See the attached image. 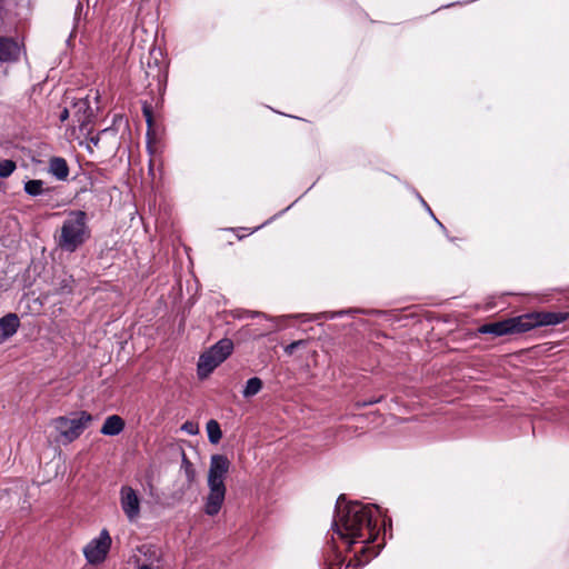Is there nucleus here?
I'll list each match as a JSON object with an SVG mask.
<instances>
[{
  "label": "nucleus",
  "mask_w": 569,
  "mask_h": 569,
  "mask_svg": "<svg viewBox=\"0 0 569 569\" xmlns=\"http://www.w3.org/2000/svg\"><path fill=\"white\" fill-rule=\"evenodd\" d=\"M378 512L376 506L362 505L360 502H350L345 507H339L333 520V530L340 538L349 543L358 540L361 542H372L376 540L378 529L373 515Z\"/></svg>",
  "instance_id": "nucleus-1"
},
{
  "label": "nucleus",
  "mask_w": 569,
  "mask_h": 569,
  "mask_svg": "<svg viewBox=\"0 0 569 569\" xmlns=\"http://www.w3.org/2000/svg\"><path fill=\"white\" fill-rule=\"evenodd\" d=\"M89 234L86 212L74 210L69 212L63 221L60 234L57 237V243L62 250L73 252L84 243Z\"/></svg>",
  "instance_id": "nucleus-2"
},
{
  "label": "nucleus",
  "mask_w": 569,
  "mask_h": 569,
  "mask_svg": "<svg viewBox=\"0 0 569 569\" xmlns=\"http://www.w3.org/2000/svg\"><path fill=\"white\" fill-rule=\"evenodd\" d=\"M93 418L87 411L73 412L67 417H58L52 425L63 443H70L78 439L90 426Z\"/></svg>",
  "instance_id": "nucleus-3"
},
{
  "label": "nucleus",
  "mask_w": 569,
  "mask_h": 569,
  "mask_svg": "<svg viewBox=\"0 0 569 569\" xmlns=\"http://www.w3.org/2000/svg\"><path fill=\"white\" fill-rule=\"evenodd\" d=\"M232 340L224 338L219 340L209 350L200 356L198 362V375L201 379L207 378L221 362L232 352Z\"/></svg>",
  "instance_id": "nucleus-4"
},
{
  "label": "nucleus",
  "mask_w": 569,
  "mask_h": 569,
  "mask_svg": "<svg viewBox=\"0 0 569 569\" xmlns=\"http://www.w3.org/2000/svg\"><path fill=\"white\" fill-rule=\"evenodd\" d=\"M132 559L137 569H166L164 552L153 543L137 547Z\"/></svg>",
  "instance_id": "nucleus-5"
},
{
  "label": "nucleus",
  "mask_w": 569,
  "mask_h": 569,
  "mask_svg": "<svg viewBox=\"0 0 569 569\" xmlns=\"http://www.w3.org/2000/svg\"><path fill=\"white\" fill-rule=\"evenodd\" d=\"M523 332L536 327L556 326L569 320V312L540 311L520 316Z\"/></svg>",
  "instance_id": "nucleus-6"
},
{
  "label": "nucleus",
  "mask_w": 569,
  "mask_h": 569,
  "mask_svg": "<svg viewBox=\"0 0 569 569\" xmlns=\"http://www.w3.org/2000/svg\"><path fill=\"white\" fill-rule=\"evenodd\" d=\"M111 546V537L109 532L103 529L98 538L92 539L83 549V553L89 563L102 562Z\"/></svg>",
  "instance_id": "nucleus-7"
},
{
  "label": "nucleus",
  "mask_w": 569,
  "mask_h": 569,
  "mask_svg": "<svg viewBox=\"0 0 569 569\" xmlns=\"http://www.w3.org/2000/svg\"><path fill=\"white\" fill-rule=\"evenodd\" d=\"M522 328L523 323H521V318L516 317L502 321L486 323L479 328V332L501 337L509 333L523 332Z\"/></svg>",
  "instance_id": "nucleus-8"
},
{
  "label": "nucleus",
  "mask_w": 569,
  "mask_h": 569,
  "mask_svg": "<svg viewBox=\"0 0 569 569\" xmlns=\"http://www.w3.org/2000/svg\"><path fill=\"white\" fill-rule=\"evenodd\" d=\"M230 461L223 455H213L210 459L208 485L224 486V478L229 471Z\"/></svg>",
  "instance_id": "nucleus-9"
},
{
  "label": "nucleus",
  "mask_w": 569,
  "mask_h": 569,
  "mask_svg": "<svg viewBox=\"0 0 569 569\" xmlns=\"http://www.w3.org/2000/svg\"><path fill=\"white\" fill-rule=\"evenodd\" d=\"M120 503L129 521L132 522L138 519L140 515V499L136 490L129 486H123L120 490Z\"/></svg>",
  "instance_id": "nucleus-10"
},
{
  "label": "nucleus",
  "mask_w": 569,
  "mask_h": 569,
  "mask_svg": "<svg viewBox=\"0 0 569 569\" xmlns=\"http://www.w3.org/2000/svg\"><path fill=\"white\" fill-rule=\"evenodd\" d=\"M209 495L204 505V512L208 516H216L224 501L226 486L208 485Z\"/></svg>",
  "instance_id": "nucleus-11"
},
{
  "label": "nucleus",
  "mask_w": 569,
  "mask_h": 569,
  "mask_svg": "<svg viewBox=\"0 0 569 569\" xmlns=\"http://www.w3.org/2000/svg\"><path fill=\"white\" fill-rule=\"evenodd\" d=\"M20 56L18 42L9 37H0V62L17 61Z\"/></svg>",
  "instance_id": "nucleus-12"
},
{
  "label": "nucleus",
  "mask_w": 569,
  "mask_h": 569,
  "mask_svg": "<svg viewBox=\"0 0 569 569\" xmlns=\"http://www.w3.org/2000/svg\"><path fill=\"white\" fill-rule=\"evenodd\" d=\"M20 326L16 313H8L0 319V343L12 337Z\"/></svg>",
  "instance_id": "nucleus-13"
},
{
  "label": "nucleus",
  "mask_w": 569,
  "mask_h": 569,
  "mask_svg": "<svg viewBox=\"0 0 569 569\" xmlns=\"http://www.w3.org/2000/svg\"><path fill=\"white\" fill-rule=\"evenodd\" d=\"M124 429V420L118 416H109L101 427L100 432L104 436H117Z\"/></svg>",
  "instance_id": "nucleus-14"
},
{
  "label": "nucleus",
  "mask_w": 569,
  "mask_h": 569,
  "mask_svg": "<svg viewBox=\"0 0 569 569\" xmlns=\"http://www.w3.org/2000/svg\"><path fill=\"white\" fill-rule=\"evenodd\" d=\"M49 172L58 180L64 181L69 176L67 161L60 157H53L49 160Z\"/></svg>",
  "instance_id": "nucleus-15"
},
{
  "label": "nucleus",
  "mask_w": 569,
  "mask_h": 569,
  "mask_svg": "<svg viewBox=\"0 0 569 569\" xmlns=\"http://www.w3.org/2000/svg\"><path fill=\"white\" fill-rule=\"evenodd\" d=\"M73 110H74L73 114L77 118V121L79 122L80 126H83L87 122H89V120L92 116V111L90 109V106H89V102L87 99H79L73 104Z\"/></svg>",
  "instance_id": "nucleus-16"
},
{
  "label": "nucleus",
  "mask_w": 569,
  "mask_h": 569,
  "mask_svg": "<svg viewBox=\"0 0 569 569\" xmlns=\"http://www.w3.org/2000/svg\"><path fill=\"white\" fill-rule=\"evenodd\" d=\"M206 429H207L209 441L213 445L219 443V441L222 438V432H221L220 425L218 423V421H216L213 419L209 420L207 422Z\"/></svg>",
  "instance_id": "nucleus-17"
},
{
  "label": "nucleus",
  "mask_w": 569,
  "mask_h": 569,
  "mask_svg": "<svg viewBox=\"0 0 569 569\" xmlns=\"http://www.w3.org/2000/svg\"><path fill=\"white\" fill-rule=\"evenodd\" d=\"M262 389V380L258 377L250 378L242 391L244 398L256 396Z\"/></svg>",
  "instance_id": "nucleus-18"
},
{
  "label": "nucleus",
  "mask_w": 569,
  "mask_h": 569,
  "mask_svg": "<svg viewBox=\"0 0 569 569\" xmlns=\"http://www.w3.org/2000/svg\"><path fill=\"white\" fill-rule=\"evenodd\" d=\"M43 184L42 180H29L24 184V191L33 197L39 196L44 191Z\"/></svg>",
  "instance_id": "nucleus-19"
},
{
  "label": "nucleus",
  "mask_w": 569,
  "mask_h": 569,
  "mask_svg": "<svg viewBox=\"0 0 569 569\" xmlns=\"http://www.w3.org/2000/svg\"><path fill=\"white\" fill-rule=\"evenodd\" d=\"M181 467L184 470L186 477L189 482H192L196 478V470L193 468V465L187 459L186 455L182 453V465Z\"/></svg>",
  "instance_id": "nucleus-20"
},
{
  "label": "nucleus",
  "mask_w": 569,
  "mask_h": 569,
  "mask_svg": "<svg viewBox=\"0 0 569 569\" xmlns=\"http://www.w3.org/2000/svg\"><path fill=\"white\" fill-rule=\"evenodd\" d=\"M16 169V163L12 160L0 161V177H9Z\"/></svg>",
  "instance_id": "nucleus-21"
},
{
  "label": "nucleus",
  "mask_w": 569,
  "mask_h": 569,
  "mask_svg": "<svg viewBox=\"0 0 569 569\" xmlns=\"http://www.w3.org/2000/svg\"><path fill=\"white\" fill-rule=\"evenodd\" d=\"M305 345V340H297V341H293L291 342L290 345H288L286 348H284V352L288 355V356H291L295 350L297 348H299L300 346Z\"/></svg>",
  "instance_id": "nucleus-22"
},
{
  "label": "nucleus",
  "mask_w": 569,
  "mask_h": 569,
  "mask_svg": "<svg viewBox=\"0 0 569 569\" xmlns=\"http://www.w3.org/2000/svg\"><path fill=\"white\" fill-rule=\"evenodd\" d=\"M378 401H379V399H370L368 401H358V402H356V407L360 409V408L367 407L369 405L377 403Z\"/></svg>",
  "instance_id": "nucleus-23"
},
{
  "label": "nucleus",
  "mask_w": 569,
  "mask_h": 569,
  "mask_svg": "<svg viewBox=\"0 0 569 569\" xmlns=\"http://www.w3.org/2000/svg\"><path fill=\"white\" fill-rule=\"evenodd\" d=\"M143 114L146 117V120H147L148 124L151 126L152 113H151V110H150V108L148 106L143 107Z\"/></svg>",
  "instance_id": "nucleus-24"
},
{
  "label": "nucleus",
  "mask_w": 569,
  "mask_h": 569,
  "mask_svg": "<svg viewBox=\"0 0 569 569\" xmlns=\"http://www.w3.org/2000/svg\"><path fill=\"white\" fill-rule=\"evenodd\" d=\"M182 429L188 431L189 433H194V426L193 423L191 422H186L183 426H182Z\"/></svg>",
  "instance_id": "nucleus-25"
},
{
  "label": "nucleus",
  "mask_w": 569,
  "mask_h": 569,
  "mask_svg": "<svg viewBox=\"0 0 569 569\" xmlns=\"http://www.w3.org/2000/svg\"><path fill=\"white\" fill-rule=\"evenodd\" d=\"M60 121H66L68 118H69V110L67 108H64L61 113H60Z\"/></svg>",
  "instance_id": "nucleus-26"
},
{
  "label": "nucleus",
  "mask_w": 569,
  "mask_h": 569,
  "mask_svg": "<svg viewBox=\"0 0 569 569\" xmlns=\"http://www.w3.org/2000/svg\"><path fill=\"white\" fill-rule=\"evenodd\" d=\"M99 141H100L99 136L91 137L90 140H89L90 144H93L94 147L99 146Z\"/></svg>",
  "instance_id": "nucleus-27"
}]
</instances>
